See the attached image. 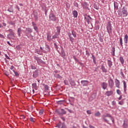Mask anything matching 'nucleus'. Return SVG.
I'll use <instances>...</instances> for the list:
<instances>
[{
  "label": "nucleus",
  "mask_w": 128,
  "mask_h": 128,
  "mask_svg": "<svg viewBox=\"0 0 128 128\" xmlns=\"http://www.w3.org/2000/svg\"><path fill=\"white\" fill-rule=\"evenodd\" d=\"M107 30L108 34H110V32H112V24H108L107 26Z\"/></svg>",
  "instance_id": "6e6552de"
},
{
  "label": "nucleus",
  "mask_w": 128,
  "mask_h": 128,
  "mask_svg": "<svg viewBox=\"0 0 128 128\" xmlns=\"http://www.w3.org/2000/svg\"><path fill=\"white\" fill-rule=\"evenodd\" d=\"M68 36L70 38V42H74V39L72 36V34H68Z\"/></svg>",
  "instance_id": "6ab92c4d"
},
{
  "label": "nucleus",
  "mask_w": 128,
  "mask_h": 128,
  "mask_svg": "<svg viewBox=\"0 0 128 128\" xmlns=\"http://www.w3.org/2000/svg\"><path fill=\"white\" fill-rule=\"evenodd\" d=\"M124 128H128V124L124 122Z\"/></svg>",
  "instance_id": "ea45409f"
},
{
  "label": "nucleus",
  "mask_w": 128,
  "mask_h": 128,
  "mask_svg": "<svg viewBox=\"0 0 128 128\" xmlns=\"http://www.w3.org/2000/svg\"><path fill=\"white\" fill-rule=\"evenodd\" d=\"M112 103V105L114 106V104H116V102L113 101Z\"/></svg>",
  "instance_id": "bf43d9fd"
},
{
  "label": "nucleus",
  "mask_w": 128,
  "mask_h": 128,
  "mask_svg": "<svg viewBox=\"0 0 128 128\" xmlns=\"http://www.w3.org/2000/svg\"><path fill=\"white\" fill-rule=\"evenodd\" d=\"M50 20H53V22H56V17L54 14H50L49 16Z\"/></svg>",
  "instance_id": "20e7f679"
},
{
  "label": "nucleus",
  "mask_w": 128,
  "mask_h": 128,
  "mask_svg": "<svg viewBox=\"0 0 128 128\" xmlns=\"http://www.w3.org/2000/svg\"><path fill=\"white\" fill-rule=\"evenodd\" d=\"M32 26L34 30H36V32H38V26H36V23H34V22H32Z\"/></svg>",
  "instance_id": "4468645a"
},
{
  "label": "nucleus",
  "mask_w": 128,
  "mask_h": 128,
  "mask_svg": "<svg viewBox=\"0 0 128 128\" xmlns=\"http://www.w3.org/2000/svg\"><path fill=\"white\" fill-rule=\"evenodd\" d=\"M102 70L103 72H106V68H104V65H102Z\"/></svg>",
  "instance_id": "b1692460"
},
{
  "label": "nucleus",
  "mask_w": 128,
  "mask_h": 128,
  "mask_svg": "<svg viewBox=\"0 0 128 128\" xmlns=\"http://www.w3.org/2000/svg\"><path fill=\"white\" fill-rule=\"evenodd\" d=\"M0 38H4V35L0 34Z\"/></svg>",
  "instance_id": "6e6d98bb"
},
{
  "label": "nucleus",
  "mask_w": 128,
  "mask_h": 128,
  "mask_svg": "<svg viewBox=\"0 0 128 128\" xmlns=\"http://www.w3.org/2000/svg\"><path fill=\"white\" fill-rule=\"evenodd\" d=\"M47 40H48L49 42H50V36L48 35V36H47Z\"/></svg>",
  "instance_id": "79ce46f5"
},
{
  "label": "nucleus",
  "mask_w": 128,
  "mask_h": 128,
  "mask_svg": "<svg viewBox=\"0 0 128 128\" xmlns=\"http://www.w3.org/2000/svg\"><path fill=\"white\" fill-rule=\"evenodd\" d=\"M8 12H14V10L12 9V8L10 7L8 10Z\"/></svg>",
  "instance_id": "7c9ffc66"
},
{
  "label": "nucleus",
  "mask_w": 128,
  "mask_h": 128,
  "mask_svg": "<svg viewBox=\"0 0 128 128\" xmlns=\"http://www.w3.org/2000/svg\"><path fill=\"white\" fill-rule=\"evenodd\" d=\"M9 24H11V26H14V24H16V22L11 21V22H9Z\"/></svg>",
  "instance_id": "c85d7f7f"
},
{
  "label": "nucleus",
  "mask_w": 128,
  "mask_h": 128,
  "mask_svg": "<svg viewBox=\"0 0 128 128\" xmlns=\"http://www.w3.org/2000/svg\"><path fill=\"white\" fill-rule=\"evenodd\" d=\"M94 8H95L96 10H98V7L97 6H94Z\"/></svg>",
  "instance_id": "5fc2aeb1"
},
{
  "label": "nucleus",
  "mask_w": 128,
  "mask_h": 128,
  "mask_svg": "<svg viewBox=\"0 0 128 128\" xmlns=\"http://www.w3.org/2000/svg\"><path fill=\"white\" fill-rule=\"evenodd\" d=\"M35 20H38V16L35 17Z\"/></svg>",
  "instance_id": "0e129e2a"
},
{
  "label": "nucleus",
  "mask_w": 128,
  "mask_h": 128,
  "mask_svg": "<svg viewBox=\"0 0 128 128\" xmlns=\"http://www.w3.org/2000/svg\"><path fill=\"white\" fill-rule=\"evenodd\" d=\"M39 114L40 115L42 114H44V110H40L39 112Z\"/></svg>",
  "instance_id": "4c0bfd02"
},
{
  "label": "nucleus",
  "mask_w": 128,
  "mask_h": 128,
  "mask_svg": "<svg viewBox=\"0 0 128 128\" xmlns=\"http://www.w3.org/2000/svg\"><path fill=\"white\" fill-rule=\"evenodd\" d=\"M108 64L109 66V68H112V62L110 61V60H108Z\"/></svg>",
  "instance_id": "a211bd4d"
},
{
  "label": "nucleus",
  "mask_w": 128,
  "mask_h": 128,
  "mask_svg": "<svg viewBox=\"0 0 128 128\" xmlns=\"http://www.w3.org/2000/svg\"><path fill=\"white\" fill-rule=\"evenodd\" d=\"M114 94V91L110 90V91H107L106 93V96H110Z\"/></svg>",
  "instance_id": "9b49d317"
},
{
  "label": "nucleus",
  "mask_w": 128,
  "mask_h": 128,
  "mask_svg": "<svg viewBox=\"0 0 128 128\" xmlns=\"http://www.w3.org/2000/svg\"><path fill=\"white\" fill-rule=\"evenodd\" d=\"M101 86L104 90H106V88H108V84L104 82H102Z\"/></svg>",
  "instance_id": "ddd939ff"
},
{
  "label": "nucleus",
  "mask_w": 128,
  "mask_h": 128,
  "mask_svg": "<svg viewBox=\"0 0 128 128\" xmlns=\"http://www.w3.org/2000/svg\"><path fill=\"white\" fill-rule=\"evenodd\" d=\"M2 24L3 26H6V23H3Z\"/></svg>",
  "instance_id": "680f3d73"
},
{
  "label": "nucleus",
  "mask_w": 128,
  "mask_h": 128,
  "mask_svg": "<svg viewBox=\"0 0 128 128\" xmlns=\"http://www.w3.org/2000/svg\"><path fill=\"white\" fill-rule=\"evenodd\" d=\"M45 50H44V54H46L47 52H50V46H48V45H46L45 46Z\"/></svg>",
  "instance_id": "1a4fd4ad"
},
{
  "label": "nucleus",
  "mask_w": 128,
  "mask_h": 128,
  "mask_svg": "<svg viewBox=\"0 0 128 128\" xmlns=\"http://www.w3.org/2000/svg\"><path fill=\"white\" fill-rule=\"evenodd\" d=\"M102 118L106 122H110V120H112V122H114V118L110 114H104L102 116Z\"/></svg>",
  "instance_id": "f257e3e1"
},
{
  "label": "nucleus",
  "mask_w": 128,
  "mask_h": 128,
  "mask_svg": "<svg viewBox=\"0 0 128 128\" xmlns=\"http://www.w3.org/2000/svg\"><path fill=\"white\" fill-rule=\"evenodd\" d=\"M8 32H10L11 36H14V30L12 29H10Z\"/></svg>",
  "instance_id": "393cba45"
},
{
  "label": "nucleus",
  "mask_w": 128,
  "mask_h": 128,
  "mask_svg": "<svg viewBox=\"0 0 128 128\" xmlns=\"http://www.w3.org/2000/svg\"><path fill=\"white\" fill-rule=\"evenodd\" d=\"M90 82L86 80H83L81 81V84L82 86H88Z\"/></svg>",
  "instance_id": "7ed1b4c3"
},
{
  "label": "nucleus",
  "mask_w": 128,
  "mask_h": 128,
  "mask_svg": "<svg viewBox=\"0 0 128 128\" xmlns=\"http://www.w3.org/2000/svg\"><path fill=\"white\" fill-rule=\"evenodd\" d=\"M20 32H22V28H18V36H20Z\"/></svg>",
  "instance_id": "412c9836"
},
{
  "label": "nucleus",
  "mask_w": 128,
  "mask_h": 128,
  "mask_svg": "<svg viewBox=\"0 0 128 128\" xmlns=\"http://www.w3.org/2000/svg\"><path fill=\"white\" fill-rule=\"evenodd\" d=\"M62 128H66V126L64 125V124H62Z\"/></svg>",
  "instance_id": "864d4df0"
},
{
  "label": "nucleus",
  "mask_w": 128,
  "mask_h": 128,
  "mask_svg": "<svg viewBox=\"0 0 128 128\" xmlns=\"http://www.w3.org/2000/svg\"><path fill=\"white\" fill-rule=\"evenodd\" d=\"M118 14L120 16H128V10H126V8L124 7L122 9V11L118 13Z\"/></svg>",
  "instance_id": "f03ea898"
},
{
  "label": "nucleus",
  "mask_w": 128,
  "mask_h": 128,
  "mask_svg": "<svg viewBox=\"0 0 128 128\" xmlns=\"http://www.w3.org/2000/svg\"><path fill=\"white\" fill-rule=\"evenodd\" d=\"M70 84L72 85V86H76V82H74V80H71L70 81Z\"/></svg>",
  "instance_id": "bb28decb"
},
{
  "label": "nucleus",
  "mask_w": 128,
  "mask_h": 128,
  "mask_svg": "<svg viewBox=\"0 0 128 128\" xmlns=\"http://www.w3.org/2000/svg\"><path fill=\"white\" fill-rule=\"evenodd\" d=\"M124 84V92H126V81H123Z\"/></svg>",
  "instance_id": "f3484780"
},
{
  "label": "nucleus",
  "mask_w": 128,
  "mask_h": 128,
  "mask_svg": "<svg viewBox=\"0 0 128 128\" xmlns=\"http://www.w3.org/2000/svg\"><path fill=\"white\" fill-rule=\"evenodd\" d=\"M118 2H114V6L116 8V4H117Z\"/></svg>",
  "instance_id": "4d7b16f0"
},
{
  "label": "nucleus",
  "mask_w": 128,
  "mask_h": 128,
  "mask_svg": "<svg viewBox=\"0 0 128 128\" xmlns=\"http://www.w3.org/2000/svg\"><path fill=\"white\" fill-rule=\"evenodd\" d=\"M54 46L56 48H58V45L54 43Z\"/></svg>",
  "instance_id": "09e8293b"
},
{
  "label": "nucleus",
  "mask_w": 128,
  "mask_h": 128,
  "mask_svg": "<svg viewBox=\"0 0 128 128\" xmlns=\"http://www.w3.org/2000/svg\"><path fill=\"white\" fill-rule=\"evenodd\" d=\"M64 102V100H59L57 102V104H62V103Z\"/></svg>",
  "instance_id": "c9c22d12"
},
{
  "label": "nucleus",
  "mask_w": 128,
  "mask_h": 128,
  "mask_svg": "<svg viewBox=\"0 0 128 128\" xmlns=\"http://www.w3.org/2000/svg\"><path fill=\"white\" fill-rule=\"evenodd\" d=\"M14 66H11L10 68V70H14Z\"/></svg>",
  "instance_id": "13d9d810"
},
{
  "label": "nucleus",
  "mask_w": 128,
  "mask_h": 128,
  "mask_svg": "<svg viewBox=\"0 0 128 128\" xmlns=\"http://www.w3.org/2000/svg\"><path fill=\"white\" fill-rule=\"evenodd\" d=\"M119 104H120V106H122V104H124V101L123 100H121L118 102Z\"/></svg>",
  "instance_id": "a19ab883"
},
{
  "label": "nucleus",
  "mask_w": 128,
  "mask_h": 128,
  "mask_svg": "<svg viewBox=\"0 0 128 128\" xmlns=\"http://www.w3.org/2000/svg\"><path fill=\"white\" fill-rule=\"evenodd\" d=\"M92 58H93V60L94 61V60H96V57H94V56L92 55Z\"/></svg>",
  "instance_id": "8fccbe9b"
},
{
  "label": "nucleus",
  "mask_w": 128,
  "mask_h": 128,
  "mask_svg": "<svg viewBox=\"0 0 128 128\" xmlns=\"http://www.w3.org/2000/svg\"><path fill=\"white\" fill-rule=\"evenodd\" d=\"M32 32V30L30 28H26V34H30Z\"/></svg>",
  "instance_id": "2eb2a0df"
},
{
  "label": "nucleus",
  "mask_w": 128,
  "mask_h": 128,
  "mask_svg": "<svg viewBox=\"0 0 128 128\" xmlns=\"http://www.w3.org/2000/svg\"><path fill=\"white\" fill-rule=\"evenodd\" d=\"M61 54L62 56H66V53L64 52V48H62Z\"/></svg>",
  "instance_id": "5701e85b"
},
{
  "label": "nucleus",
  "mask_w": 128,
  "mask_h": 128,
  "mask_svg": "<svg viewBox=\"0 0 128 128\" xmlns=\"http://www.w3.org/2000/svg\"><path fill=\"white\" fill-rule=\"evenodd\" d=\"M83 128H88V127H86V126H83Z\"/></svg>",
  "instance_id": "774afa93"
},
{
  "label": "nucleus",
  "mask_w": 128,
  "mask_h": 128,
  "mask_svg": "<svg viewBox=\"0 0 128 128\" xmlns=\"http://www.w3.org/2000/svg\"><path fill=\"white\" fill-rule=\"evenodd\" d=\"M116 92L118 94H122V92H120V90H116Z\"/></svg>",
  "instance_id": "e433bc0d"
},
{
  "label": "nucleus",
  "mask_w": 128,
  "mask_h": 128,
  "mask_svg": "<svg viewBox=\"0 0 128 128\" xmlns=\"http://www.w3.org/2000/svg\"><path fill=\"white\" fill-rule=\"evenodd\" d=\"M57 32L58 34H60V27L57 28Z\"/></svg>",
  "instance_id": "58836bf2"
},
{
  "label": "nucleus",
  "mask_w": 128,
  "mask_h": 128,
  "mask_svg": "<svg viewBox=\"0 0 128 128\" xmlns=\"http://www.w3.org/2000/svg\"><path fill=\"white\" fill-rule=\"evenodd\" d=\"M115 84L116 88H120V80L118 79L115 80Z\"/></svg>",
  "instance_id": "0eeeda50"
},
{
  "label": "nucleus",
  "mask_w": 128,
  "mask_h": 128,
  "mask_svg": "<svg viewBox=\"0 0 128 128\" xmlns=\"http://www.w3.org/2000/svg\"><path fill=\"white\" fill-rule=\"evenodd\" d=\"M120 62L122 64H124V58L121 56L120 58Z\"/></svg>",
  "instance_id": "4be33fe9"
},
{
  "label": "nucleus",
  "mask_w": 128,
  "mask_h": 128,
  "mask_svg": "<svg viewBox=\"0 0 128 128\" xmlns=\"http://www.w3.org/2000/svg\"><path fill=\"white\" fill-rule=\"evenodd\" d=\"M32 88L36 90V84L34 83L32 84Z\"/></svg>",
  "instance_id": "a878e982"
},
{
  "label": "nucleus",
  "mask_w": 128,
  "mask_h": 128,
  "mask_svg": "<svg viewBox=\"0 0 128 128\" xmlns=\"http://www.w3.org/2000/svg\"><path fill=\"white\" fill-rule=\"evenodd\" d=\"M33 78H36L38 76V70H36L33 72L32 75Z\"/></svg>",
  "instance_id": "423d86ee"
},
{
  "label": "nucleus",
  "mask_w": 128,
  "mask_h": 128,
  "mask_svg": "<svg viewBox=\"0 0 128 128\" xmlns=\"http://www.w3.org/2000/svg\"><path fill=\"white\" fill-rule=\"evenodd\" d=\"M95 116H100V112H98L94 114Z\"/></svg>",
  "instance_id": "cd10ccee"
},
{
  "label": "nucleus",
  "mask_w": 128,
  "mask_h": 128,
  "mask_svg": "<svg viewBox=\"0 0 128 128\" xmlns=\"http://www.w3.org/2000/svg\"><path fill=\"white\" fill-rule=\"evenodd\" d=\"M16 8L20 11V8H18V6H16Z\"/></svg>",
  "instance_id": "e2e57ef3"
},
{
  "label": "nucleus",
  "mask_w": 128,
  "mask_h": 128,
  "mask_svg": "<svg viewBox=\"0 0 128 128\" xmlns=\"http://www.w3.org/2000/svg\"><path fill=\"white\" fill-rule=\"evenodd\" d=\"M124 44H127L128 43V34H126L124 36Z\"/></svg>",
  "instance_id": "dca6fc26"
},
{
  "label": "nucleus",
  "mask_w": 128,
  "mask_h": 128,
  "mask_svg": "<svg viewBox=\"0 0 128 128\" xmlns=\"http://www.w3.org/2000/svg\"><path fill=\"white\" fill-rule=\"evenodd\" d=\"M62 120H64H64H66V118H64V117H61Z\"/></svg>",
  "instance_id": "603ef678"
},
{
  "label": "nucleus",
  "mask_w": 128,
  "mask_h": 128,
  "mask_svg": "<svg viewBox=\"0 0 128 128\" xmlns=\"http://www.w3.org/2000/svg\"><path fill=\"white\" fill-rule=\"evenodd\" d=\"M66 114V112L64 111V110L61 109V114Z\"/></svg>",
  "instance_id": "c756f323"
},
{
  "label": "nucleus",
  "mask_w": 128,
  "mask_h": 128,
  "mask_svg": "<svg viewBox=\"0 0 128 128\" xmlns=\"http://www.w3.org/2000/svg\"><path fill=\"white\" fill-rule=\"evenodd\" d=\"M34 60H36L37 61L38 64H40V62H42V60H40L38 57H37L36 56H34Z\"/></svg>",
  "instance_id": "f8f14e48"
},
{
  "label": "nucleus",
  "mask_w": 128,
  "mask_h": 128,
  "mask_svg": "<svg viewBox=\"0 0 128 128\" xmlns=\"http://www.w3.org/2000/svg\"><path fill=\"white\" fill-rule=\"evenodd\" d=\"M108 84H109V86H110V88H112L114 87V80H112V79L110 78V80H108Z\"/></svg>",
  "instance_id": "39448f33"
},
{
  "label": "nucleus",
  "mask_w": 128,
  "mask_h": 128,
  "mask_svg": "<svg viewBox=\"0 0 128 128\" xmlns=\"http://www.w3.org/2000/svg\"><path fill=\"white\" fill-rule=\"evenodd\" d=\"M30 122H34V118H30Z\"/></svg>",
  "instance_id": "c03bdc74"
},
{
  "label": "nucleus",
  "mask_w": 128,
  "mask_h": 128,
  "mask_svg": "<svg viewBox=\"0 0 128 128\" xmlns=\"http://www.w3.org/2000/svg\"><path fill=\"white\" fill-rule=\"evenodd\" d=\"M44 88L46 90H48V86H45Z\"/></svg>",
  "instance_id": "3c124183"
},
{
  "label": "nucleus",
  "mask_w": 128,
  "mask_h": 128,
  "mask_svg": "<svg viewBox=\"0 0 128 128\" xmlns=\"http://www.w3.org/2000/svg\"><path fill=\"white\" fill-rule=\"evenodd\" d=\"M122 98V96L121 95L120 96V98H118L119 100H120Z\"/></svg>",
  "instance_id": "de8ad7c7"
},
{
  "label": "nucleus",
  "mask_w": 128,
  "mask_h": 128,
  "mask_svg": "<svg viewBox=\"0 0 128 128\" xmlns=\"http://www.w3.org/2000/svg\"><path fill=\"white\" fill-rule=\"evenodd\" d=\"M73 15L74 18H78V12L74 10L73 12Z\"/></svg>",
  "instance_id": "aec40b11"
},
{
  "label": "nucleus",
  "mask_w": 128,
  "mask_h": 128,
  "mask_svg": "<svg viewBox=\"0 0 128 128\" xmlns=\"http://www.w3.org/2000/svg\"><path fill=\"white\" fill-rule=\"evenodd\" d=\"M120 44L122 46V38H120Z\"/></svg>",
  "instance_id": "473e14b6"
},
{
  "label": "nucleus",
  "mask_w": 128,
  "mask_h": 128,
  "mask_svg": "<svg viewBox=\"0 0 128 128\" xmlns=\"http://www.w3.org/2000/svg\"><path fill=\"white\" fill-rule=\"evenodd\" d=\"M7 44H9V46H12V44H10V42H7Z\"/></svg>",
  "instance_id": "052dcab7"
},
{
  "label": "nucleus",
  "mask_w": 128,
  "mask_h": 128,
  "mask_svg": "<svg viewBox=\"0 0 128 128\" xmlns=\"http://www.w3.org/2000/svg\"><path fill=\"white\" fill-rule=\"evenodd\" d=\"M112 56H114V52H116V48H114V47L112 48Z\"/></svg>",
  "instance_id": "72a5a7b5"
},
{
  "label": "nucleus",
  "mask_w": 128,
  "mask_h": 128,
  "mask_svg": "<svg viewBox=\"0 0 128 128\" xmlns=\"http://www.w3.org/2000/svg\"><path fill=\"white\" fill-rule=\"evenodd\" d=\"M85 18H86V20L88 22V24H90V22H92V18H90V16H86Z\"/></svg>",
  "instance_id": "9d476101"
},
{
  "label": "nucleus",
  "mask_w": 128,
  "mask_h": 128,
  "mask_svg": "<svg viewBox=\"0 0 128 128\" xmlns=\"http://www.w3.org/2000/svg\"><path fill=\"white\" fill-rule=\"evenodd\" d=\"M87 114H92V112H90V110H88L86 111Z\"/></svg>",
  "instance_id": "49530a36"
},
{
  "label": "nucleus",
  "mask_w": 128,
  "mask_h": 128,
  "mask_svg": "<svg viewBox=\"0 0 128 128\" xmlns=\"http://www.w3.org/2000/svg\"><path fill=\"white\" fill-rule=\"evenodd\" d=\"M22 118H24L26 117L22 115Z\"/></svg>",
  "instance_id": "69168bd1"
},
{
  "label": "nucleus",
  "mask_w": 128,
  "mask_h": 128,
  "mask_svg": "<svg viewBox=\"0 0 128 128\" xmlns=\"http://www.w3.org/2000/svg\"><path fill=\"white\" fill-rule=\"evenodd\" d=\"M0 28H2V24H0Z\"/></svg>",
  "instance_id": "338daca9"
},
{
  "label": "nucleus",
  "mask_w": 128,
  "mask_h": 128,
  "mask_svg": "<svg viewBox=\"0 0 128 128\" xmlns=\"http://www.w3.org/2000/svg\"><path fill=\"white\" fill-rule=\"evenodd\" d=\"M72 34L74 38H76V34L74 31H72Z\"/></svg>",
  "instance_id": "2f4dec72"
},
{
  "label": "nucleus",
  "mask_w": 128,
  "mask_h": 128,
  "mask_svg": "<svg viewBox=\"0 0 128 128\" xmlns=\"http://www.w3.org/2000/svg\"><path fill=\"white\" fill-rule=\"evenodd\" d=\"M13 72H14V74H15L16 76H20V74H18V72H16L14 70H13Z\"/></svg>",
  "instance_id": "f704fd0d"
},
{
  "label": "nucleus",
  "mask_w": 128,
  "mask_h": 128,
  "mask_svg": "<svg viewBox=\"0 0 128 128\" xmlns=\"http://www.w3.org/2000/svg\"><path fill=\"white\" fill-rule=\"evenodd\" d=\"M58 38V35L54 34V36H52V38Z\"/></svg>",
  "instance_id": "a18cd8bd"
},
{
  "label": "nucleus",
  "mask_w": 128,
  "mask_h": 128,
  "mask_svg": "<svg viewBox=\"0 0 128 128\" xmlns=\"http://www.w3.org/2000/svg\"><path fill=\"white\" fill-rule=\"evenodd\" d=\"M31 68H32V70H36V68L32 65L31 66Z\"/></svg>",
  "instance_id": "37998d69"
}]
</instances>
